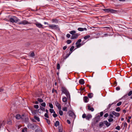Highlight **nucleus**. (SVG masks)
I'll return each mask as SVG.
<instances>
[{"label":"nucleus","instance_id":"nucleus-4","mask_svg":"<svg viewBox=\"0 0 132 132\" xmlns=\"http://www.w3.org/2000/svg\"><path fill=\"white\" fill-rule=\"evenodd\" d=\"M49 27L52 29H59L58 25H49Z\"/></svg>","mask_w":132,"mask_h":132},{"label":"nucleus","instance_id":"nucleus-49","mask_svg":"<svg viewBox=\"0 0 132 132\" xmlns=\"http://www.w3.org/2000/svg\"><path fill=\"white\" fill-rule=\"evenodd\" d=\"M132 94V91H130L128 94V96H130Z\"/></svg>","mask_w":132,"mask_h":132},{"label":"nucleus","instance_id":"nucleus-25","mask_svg":"<svg viewBox=\"0 0 132 132\" xmlns=\"http://www.w3.org/2000/svg\"><path fill=\"white\" fill-rule=\"evenodd\" d=\"M59 122L58 121H56L55 123V126L56 127H57L59 125Z\"/></svg>","mask_w":132,"mask_h":132},{"label":"nucleus","instance_id":"nucleus-51","mask_svg":"<svg viewBox=\"0 0 132 132\" xmlns=\"http://www.w3.org/2000/svg\"><path fill=\"white\" fill-rule=\"evenodd\" d=\"M34 107L35 109H38L39 108V106L37 105H35L34 106Z\"/></svg>","mask_w":132,"mask_h":132},{"label":"nucleus","instance_id":"nucleus-40","mask_svg":"<svg viewBox=\"0 0 132 132\" xmlns=\"http://www.w3.org/2000/svg\"><path fill=\"white\" fill-rule=\"evenodd\" d=\"M62 110L63 111H67V108L66 107H64L63 108Z\"/></svg>","mask_w":132,"mask_h":132},{"label":"nucleus","instance_id":"nucleus-36","mask_svg":"<svg viewBox=\"0 0 132 132\" xmlns=\"http://www.w3.org/2000/svg\"><path fill=\"white\" fill-rule=\"evenodd\" d=\"M90 37V36L89 35L86 36L84 37V39H87L89 38Z\"/></svg>","mask_w":132,"mask_h":132},{"label":"nucleus","instance_id":"nucleus-60","mask_svg":"<svg viewBox=\"0 0 132 132\" xmlns=\"http://www.w3.org/2000/svg\"><path fill=\"white\" fill-rule=\"evenodd\" d=\"M103 115V112H101L100 113V117H102Z\"/></svg>","mask_w":132,"mask_h":132},{"label":"nucleus","instance_id":"nucleus-21","mask_svg":"<svg viewBox=\"0 0 132 132\" xmlns=\"http://www.w3.org/2000/svg\"><path fill=\"white\" fill-rule=\"evenodd\" d=\"M76 32L75 30H72V31H71L69 32V33L70 34L72 35L75 34Z\"/></svg>","mask_w":132,"mask_h":132},{"label":"nucleus","instance_id":"nucleus-39","mask_svg":"<svg viewBox=\"0 0 132 132\" xmlns=\"http://www.w3.org/2000/svg\"><path fill=\"white\" fill-rule=\"evenodd\" d=\"M35 56V54L34 52H32L30 54V56L31 57H33Z\"/></svg>","mask_w":132,"mask_h":132},{"label":"nucleus","instance_id":"nucleus-24","mask_svg":"<svg viewBox=\"0 0 132 132\" xmlns=\"http://www.w3.org/2000/svg\"><path fill=\"white\" fill-rule=\"evenodd\" d=\"M62 101L64 102H66L67 101V99L66 97H64L63 98Z\"/></svg>","mask_w":132,"mask_h":132},{"label":"nucleus","instance_id":"nucleus-34","mask_svg":"<svg viewBox=\"0 0 132 132\" xmlns=\"http://www.w3.org/2000/svg\"><path fill=\"white\" fill-rule=\"evenodd\" d=\"M54 117L55 118L57 116V115L55 113V112H54L53 114V115Z\"/></svg>","mask_w":132,"mask_h":132},{"label":"nucleus","instance_id":"nucleus-5","mask_svg":"<svg viewBox=\"0 0 132 132\" xmlns=\"http://www.w3.org/2000/svg\"><path fill=\"white\" fill-rule=\"evenodd\" d=\"M18 24H23L24 25L26 24H31V23L28 22L26 20H24L22 21L19 22Z\"/></svg>","mask_w":132,"mask_h":132},{"label":"nucleus","instance_id":"nucleus-26","mask_svg":"<svg viewBox=\"0 0 132 132\" xmlns=\"http://www.w3.org/2000/svg\"><path fill=\"white\" fill-rule=\"evenodd\" d=\"M38 101L39 102H43V100L41 99L40 98H38L37 99Z\"/></svg>","mask_w":132,"mask_h":132},{"label":"nucleus","instance_id":"nucleus-42","mask_svg":"<svg viewBox=\"0 0 132 132\" xmlns=\"http://www.w3.org/2000/svg\"><path fill=\"white\" fill-rule=\"evenodd\" d=\"M71 42V41L70 40H68L67 41V43L68 44H70Z\"/></svg>","mask_w":132,"mask_h":132},{"label":"nucleus","instance_id":"nucleus-57","mask_svg":"<svg viewBox=\"0 0 132 132\" xmlns=\"http://www.w3.org/2000/svg\"><path fill=\"white\" fill-rule=\"evenodd\" d=\"M108 113H105L104 116V117H108Z\"/></svg>","mask_w":132,"mask_h":132},{"label":"nucleus","instance_id":"nucleus-9","mask_svg":"<svg viewBox=\"0 0 132 132\" xmlns=\"http://www.w3.org/2000/svg\"><path fill=\"white\" fill-rule=\"evenodd\" d=\"M88 107V110L89 111H91L92 112L94 110V109L93 107H91V106L89 105H88L87 106Z\"/></svg>","mask_w":132,"mask_h":132},{"label":"nucleus","instance_id":"nucleus-7","mask_svg":"<svg viewBox=\"0 0 132 132\" xmlns=\"http://www.w3.org/2000/svg\"><path fill=\"white\" fill-rule=\"evenodd\" d=\"M100 120V116H98L95 118L94 122L96 123L98 122Z\"/></svg>","mask_w":132,"mask_h":132},{"label":"nucleus","instance_id":"nucleus-33","mask_svg":"<svg viewBox=\"0 0 132 132\" xmlns=\"http://www.w3.org/2000/svg\"><path fill=\"white\" fill-rule=\"evenodd\" d=\"M41 105L43 107H45L46 106V103L45 102H43L41 104Z\"/></svg>","mask_w":132,"mask_h":132},{"label":"nucleus","instance_id":"nucleus-62","mask_svg":"<svg viewBox=\"0 0 132 132\" xmlns=\"http://www.w3.org/2000/svg\"><path fill=\"white\" fill-rule=\"evenodd\" d=\"M67 48V46H64L63 47V49L64 50H65Z\"/></svg>","mask_w":132,"mask_h":132},{"label":"nucleus","instance_id":"nucleus-19","mask_svg":"<svg viewBox=\"0 0 132 132\" xmlns=\"http://www.w3.org/2000/svg\"><path fill=\"white\" fill-rule=\"evenodd\" d=\"M79 83L80 84L83 85L85 83L84 80L82 79H81L79 80Z\"/></svg>","mask_w":132,"mask_h":132},{"label":"nucleus","instance_id":"nucleus-16","mask_svg":"<svg viewBox=\"0 0 132 132\" xmlns=\"http://www.w3.org/2000/svg\"><path fill=\"white\" fill-rule=\"evenodd\" d=\"M78 30L80 31H82L84 30L86 31L87 30V29L85 28H79L78 29Z\"/></svg>","mask_w":132,"mask_h":132},{"label":"nucleus","instance_id":"nucleus-54","mask_svg":"<svg viewBox=\"0 0 132 132\" xmlns=\"http://www.w3.org/2000/svg\"><path fill=\"white\" fill-rule=\"evenodd\" d=\"M86 114H84L82 115V118H86Z\"/></svg>","mask_w":132,"mask_h":132},{"label":"nucleus","instance_id":"nucleus-2","mask_svg":"<svg viewBox=\"0 0 132 132\" xmlns=\"http://www.w3.org/2000/svg\"><path fill=\"white\" fill-rule=\"evenodd\" d=\"M20 20L15 16H13L12 18H10L9 21L12 23H16L20 21Z\"/></svg>","mask_w":132,"mask_h":132},{"label":"nucleus","instance_id":"nucleus-64","mask_svg":"<svg viewBox=\"0 0 132 132\" xmlns=\"http://www.w3.org/2000/svg\"><path fill=\"white\" fill-rule=\"evenodd\" d=\"M122 112L123 113H125L126 112V110H122Z\"/></svg>","mask_w":132,"mask_h":132},{"label":"nucleus","instance_id":"nucleus-50","mask_svg":"<svg viewBox=\"0 0 132 132\" xmlns=\"http://www.w3.org/2000/svg\"><path fill=\"white\" fill-rule=\"evenodd\" d=\"M108 120L109 122H111L113 121V119L112 118H110L108 119Z\"/></svg>","mask_w":132,"mask_h":132},{"label":"nucleus","instance_id":"nucleus-12","mask_svg":"<svg viewBox=\"0 0 132 132\" xmlns=\"http://www.w3.org/2000/svg\"><path fill=\"white\" fill-rule=\"evenodd\" d=\"M68 113L70 116L73 117L74 116V114L73 112L71 111H69L68 112Z\"/></svg>","mask_w":132,"mask_h":132},{"label":"nucleus","instance_id":"nucleus-63","mask_svg":"<svg viewBox=\"0 0 132 132\" xmlns=\"http://www.w3.org/2000/svg\"><path fill=\"white\" fill-rule=\"evenodd\" d=\"M67 122L69 124H70V122L69 120H67Z\"/></svg>","mask_w":132,"mask_h":132},{"label":"nucleus","instance_id":"nucleus-3","mask_svg":"<svg viewBox=\"0 0 132 132\" xmlns=\"http://www.w3.org/2000/svg\"><path fill=\"white\" fill-rule=\"evenodd\" d=\"M15 118L16 119H19L20 118H21L22 119H26V121L28 119V118H26V116H25L24 115H23L21 117L20 115L18 114L16 115L15 116Z\"/></svg>","mask_w":132,"mask_h":132},{"label":"nucleus","instance_id":"nucleus-29","mask_svg":"<svg viewBox=\"0 0 132 132\" xmlns=\"http://www.w3.org/2000/svg\"><path fill=\"white\" fill-rule=\"evenodd\" d=\"M81 39H79L77 42L76 43V45H77L78 44L80 43H80L81 42Z\"/></svg>","mask_w":132,"mask_h":132},{"label":"nucleus","instance_id":"nucleus-20","mask_svg":"<svg viewBox=\"0 0 132 132\" xmlns=\"http://www.w3.org/2000/svg\"><path fill=\"white\" fill-rule=\"evenodd\" d=\"M93 96V94L92 93H89L88 94V96L90 98H91Z\"/></svg>","mask_w":132,"mask_h":132},{"label":"nucleus","instance_id":"nucleus-30","mask_svg":"<svg viewBox=\"0 0 132 132\" xmlns=\"http://www.w3.org/2000/svg\"><path fill=\"white\" fill-rule=\"evenodd\" d=\"M59 113L60 115L61 116H62L63 114V111L61 110H60L59 111Z\"/></svg>","mask_w":132,"mask_h":132},{"label":"nucleus","instance_id":"nucleus-8","mask_svg":"<svg viewBox=\"0 0 132 132\" xmlns=\"http://www.w3.org/2000/svg\"><path fill=\"white\" fill-rule=\"evenodd\" d=\"M55 105L59 109V110H61V106L59 102L57 101H56L55 102Z\"/></svg>","mask_w":132,"mask_h":132},{"label":"nucleus","instance_id":"nucleus-6","mask_svg":"<svg viewBox=\"0 0 132 132\" xmlns=\"http://www.w3.org/2000/svg\"><path fill=\"white\" fill-rule=\"evenodd\" d=\"M79 35L78 34H75L73 35H72L70 38L71 39H76L77 38Z\"/></svg>","mask_w":132,"mask_h":132},{"label":"nucleus","instance_id":"nucleus-46","mask_svg":"<svg viewBox=\"0 0 132 132\" xmlns=\"http://www.w3.org/2000/svg\"><path fill=\"white\" fill-rule=\"evenodd\" d=\"M122 104V102H119V103H117V106H119L121 105Z\"/></svg>","mask_w":132,"mask_h":132},{"label":"nucleus","instance_id":"nucleus-31","mask_svg":"<svg viewBox=\"0 0 132 132\" xmlns=\"http://www.w3.org/2000/svg\"><path fill=\"white\" fill-rule=\"evenodd\" d=\"M115 104L114 102H113L111 104H109L108 106V109H109L110 108V107H111V105H112V104Z\"/></svg>","mask_w":132,"mask_h":132},{"label":"nucleus","instance_id":"nucleus-56","mask_svg":"<svg viewBox=\"0 0 132 132\" xmlns=\"http://www.w3.org/2000/svg\"><path fill=\"white\" fill-rule=\"evenodd\" d=\"M120 126H118L116 127V129L118 130H119L120 129Z\"/></svg>","mask_w":132,"mask_h":132},{"label":"nucleus","instance_id":"nucleus-1","mask_svg":"<svg viewBox=\"0 0 132 132\" xmlns=\"http://www.w3.org/2000/svg\"><path fill=\"white\" fill-rule=\"evenodd\" d=\"M61 90L62 91V94L63 93H64L66 95L68 98H70V93L65 88L63 87H62Z\"/></svg>","mask_w":132,"mask_h":132},{"label":"nucleus","instance_id":"nucleus-13","mask_svg":"<svg viewBox=\"0 0 132 132\" xmlns=\"http://www.w3.org/2000/svg\"><path fill=\"white\" fill-rule=\"evenodd\" d=\"M103 123L104 124H105L107 127H108L109 126L110 124L111 123H109L107 121H103Z\"/></svg>","mask_w":132,"mask_h":132},{"label":"nucleus","instance_id":"nucleus-14","mask_svg":"<svg viewBox=\"0 0 132 132\" xmlns=\"http://www.w3.org/2000/svg\"><path fill=\"white\" fill-rule=\"evenodd\" d=\"M92 118V116L90 114H88L86 116V119L87 120H89V119Z\"/></svg>","mask_w":132,"mask_h":132},{"label":"nucleus","instance_id":"nucleus-11","mask_svg":"<svg viewBox=\"0 0 132 132\" xmlns=\"http://www.w3.org/2000/svg\"><path fill=\"white\" fill-rule=\"evenodd\" d=\"M112 114L116 117H118L120 116V114L117 112H116L114 111H113L112 112Z\"/></svg>","mask_w":132,"mask_h":132},{"label":"nucleus","instance_id":"nucleus-37","mask_svg":"<svg viewBox=\"0 0 132 132\" xmlns=\"http://www.w3.org/2000/svg\"><path fill=\"white\" fill-rule=\"evenodd\" d=\"M120 108L119 107H118L116 109V111L118 112H119L120 110Z\"/></svg>","mask_w":132,"mask_h":132},{"label":"nucleus","instance_id":"nucleus-22","mask_svg":"<svg viewBox=\"0 0 132 132\" xmlns=\"http://www.w3.org/2000/svg\"><path fill=\"white\" fill-rule=\"evenodd\" d=\"M104 124V123H103V122H101L99 124V126L100 128H101L103 126V125Z\"/></svg>","mask_w":132,"mask_h":132},{"label":"nucleus","instance_id":"nucleus-52","mask_svg":"<svg viewBox=\"0 0 132 132\" xmlns=\"http://www.w3.org/2000/svg\"><path fill=\"white\" fill-rule=\"evenodd\" d=\"M76 47L77 48H78L80 47L81 45V44L80 43L78 44H77L76 45Z\"/></svg>","mask_w":132,"mask_h":132},{"label":"nucleus","instance_id":"nucleus-53","mask_svg":"<svg viewBox=\"0 0 132 132\" xmlns=\"http://www.w3.org/2000/svg\"><path fill=\"white\" fill-rule=\"evenodd\" d=\"M49 106L51 108H53V105L52 104L49 103Z\"/></svg>","mask_w":132,"mask_h":132},{"label":"nucleus","instance_id":"nucleus-18","mask_svg":"<svg viewBox=\"0 0 132 132\" xmlns=\"http://www.w3.org/2000/svg\"><path fill=\"white\" fill-rule=\"evenodd\" d=\"M84 101L86 103L88 101V98L87 96H84Z\"/></svg>","mask_w":132,"mask_h":132},{"label":"nucleus","instance_id":"nucleus-61","mask_svg":"<svg viewBox=\"0 0 132 132\" xmlns=\"http://www.w3.org/2000/svg\"><path fill=\"white\" fill-rule=\"evenodd\" d=\"M124 126L125 127H127V124L126 122H125L124 124Z\"/></svg>","mask_w":132,"mask_h":132},{"label":"nucleus","instance_id":"nucleus-17","mask_svg":"<svg viewBox=\"0 0 132 132\" xmlns=\"http://www.w3.org/2000/svg\"><path fill=\"white\" fill-rule=\"evenodd\" d=\"M7 124L10 125H13L12 121L10 119H9L7 121Z\"/></svg>","mask_w":132,"mask_h":132},{"label":"nucleus","instance_id":"nucleus-15","mask_svg":"<svg viewBox=\"0 0 132 132\" xmlns=\"http://www.w3.org/2000/svg\"><path fill=\"white\" fill-rule=\"evenodd\" d=\"M109 12L112 13H117V11L116 10L110 9Z\"/></svg>","mask_w":132,"mask_h":132},{"label":"nucleus","instance_id":"nucleus-32","mask_svg":"<svg viewBox=\"0 0 132 132\" xmlns=\"http://www.w3.org/2000/svg\"><path fill=\"white\" fill-rule=\"evenodd\" d=\"M71 53L72 52L70 51L69 52L68 54H67L65 56L66 58H67L69 56V55L71 54Z\"/></svg>","mask_w":132,"mask_h":132},{"label":"nucleus","instance_id":"nucleus-28","mask_svg":"<svg viewBox=\"0 0 132 132\" xmlns=\"http://www.w3.org/2000/svg\"><path fill=\"white\" fill-rule=\"evenodd\" d=\"M103 10L105 12H109L110 11V9H103Z\"/></svg>","mask_w":132,"mask_h":132},{"label":"nucleus","instance_id":"nucleus-59","mask_svg":"<svg viewBox=\"0 0 132 132\" xmlns=\"http://www.w3.org/2000/svg\"><path fill=\"white\" fill-rule=\"evenodd\" d=\"M66 36L67 37H68V38H69L70 37V35L69 34H67V35Z\"/></svg>","mask_w":132,"mask_h":132},{"label":"nucleus","instance_id":"nucleus-27","mask_svg":"<svg viewBox=\"0 0 132 132\" xmlns=\"http://www.w3.org/2000/svg\"><path fill=\"white\" fill-rule=\"evenodd\" d=\"M45 119L46 120V122L47 123L48 125H50V121L47 118H45Z\"/></svg>","mask_w":132,"mask_h":132},{"label":"nucleus","instance_id":"nucleus-58","mask_svg":"<svg viewBox=\"0 0 132 132\" xmlns=\"http://www.w3.org/2000/svg\"><path fill=\"white\" fill-rule=\"evenodd\" d=\"M120 88L119 86L117 87L116 88V90H120Z\"/></svg>","mask_w":132,"mask_h":132},{"label":"nucleus","instance_id":"nucleus-23","mask_svg":"<svg viewBox=\"0 0 132 132\" xmlns=\"http://www.w3.org/2000/svg\"><path fill=\"white\" fill-rule=\"evenodd\" d=\"M34 118L35 119L37 120L38 121H40L39 118L38 117H37L36 116H34Z\"/></svg>","mask_w":132,"mask_h":132},{"label":"nucleus","instance_id":"nucleus-47","mask_svg":"<svg viewBox=\"0 0 132 132\" xmlns=\"http://www.w3.org/2000/svg\"><path fill=\"white\" fill-rule=\"evenodd\" d=\"M27 128H24V129H23L22 130V132H24L25 131H27Z\"/></svg>","mask_w":132,"mask_h":132},{"label":"nucleus","instance_id":"nucleus-43","mask_svg":"<svg viewBox=\"0 0 132 132\" xmlns=\"http://www.w3.org/2000/svg\"><path fill=\"white\" fill-rule=\"evenodd\" d=\"M40 109L43 111H45V108L41 106H40Z\"/></svg>","mask_w":132,"mask_h":132},{"label":"nucleus","instance_id":"nucleus-44","mask_svg":"<svg viewBox=\"0 0 132 132\" xmlns=\"http://www.w3.org/2000/svg\"><path fill=\"white\" fill-rule=\"evenodd\" d=\"M113 114H112V113L110 114L109 116V118H113Z\"/></svg>","mask_w":132,"mask_h":132},{"label":"nucleus","instance_id":"nucleus-55","mask_svg":"<svg viewBox=\"0 0 132 132\" xmlns=\"http://www.w3.org/2000/svg\"><path fill=\"white\" fill-rule=\"evenodd\" d=\"M44 116L45 117L47 118H48V113H45L44 114Z\"/></svg>","mask_w":132,"mask_h":132},{"label":"nucleus","instance_id":"nucleus-10","mask_svg":"<svg viewBox=\"0 0 132 132\" xmlns=\"http://www.w3.org/2000/svg\"><path fill=\"white\" fill-rule=\"evenodd\" d=\"M35 24L37 27L39 28H42L43 25L41 24L38 22H36L35 23Z\"/></svg>","mask_w":132,"mask_h":132},{"label":"nucleus","instance_id":"nucleus-35","mask_svg":"<svg viewBox=\"0 0 132 132\" xmlns=\"http://www.w3.org/2000/svg\"><path fill=\"white\" fill-rule=\"evenodd\" d=\"M5 123V122L4 121H3L2 123H1V126H4Z\"/></svg>","mask_w":132,"mask_h":132},{"label":"nucleus","instance_id":"nucleus-38","mask_svg":"<svg viewBox=\"0 0 132 132\" xmlns=\"http://www.w3.org/2000/svg\"><path fill=\"white\" fill-rule=\"evenodd\" d=\"M74 48V46H72L70 49V51L72 52Z\"/></svg>","mask_w":132,"mask_h":132},{"label":"nucleus","instance_id":"nucleus-48","mask_svg":"<svg viewBox=\"0 0 132 132\" xmlns=\"http://www.w3.org/2000/svg\"><path fill=\"white\" fill-rule=\"evenodd\" d=\"M50 111L51 113H54V112H55L54 111V110L53 109H50Z\"/></svg>","mask_w":132,"mask_h":132},{"label":"nucleus","instance_id":"nucleus-41","mask_svg":"<svg viewBox=\"0 0 132 132\" xmlns=\"http://www.w3.org/2000/svg\"><path fill=\"white\" fill-rule=\"evenodd\" d=\"M54 92H55L56 93H57V90H55L54 88H53L52 89V93H53Z\"/></svg>","mask_w":132,"mask_h":132},{"label":"nucleus","instance_id":"nucleus-45","mask_svg":"<svg viewBox=\"0 0 132 132\" xmlns=\"http://www.w3.org/2000/svg\"><path fill=\"white\" fill-rule=\"evenodd\" d=\"M60 65L59 63H57V69L58 70H59L60 69Z\"/></svg>","mask_w":132,"mask_h":132}]
</instances>
